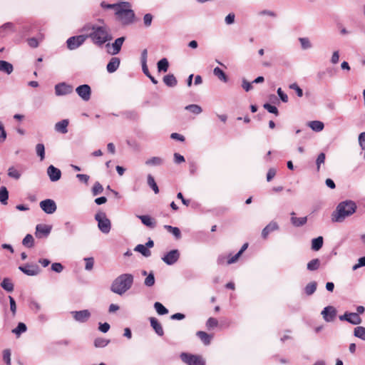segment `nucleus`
I'll return each mask as SVG.
<instances>
[{
  "mask_svg": "<svg viewBox=\"0 0 365 365\" xmlns=\"http://www.w3.org/2000/svg\"><path fill=\"white\" fill-rule=\"evenodd\" d=\"M116 19L123 25L128 26L134 23L135 14L128 1H120L115 12Z\"/></svg>",
  "mask_w": 365,
  "mask_h": 365,
  "instance_id": "4",
  "label": "nucleus"
},
{
  "mask_svg": "<svg viewBox=\"0 0 365 365\" xmlns=\"http://www.w3.org/2000/svg\"><path fill=\"white\" fill-rule=\"evenodd\" d=\"M14 71L13 65L6 61L0 60V72L10 75Z\"/></svg>",
  "mask_w": 365,
  "mask_h": 365,
  "instance_id": "24",
  "label": "nucleus"
},
{
  "mask_svg": "<svg viewBox=\"0 0 365 365\" xmlns=\"http://www.w3.org/2000/svg\"><path fill=\"white\" fill-rule=\"evenodd\" d=\"M71 314L74 319L81 323L86 322L91 317V312L88 309L74 311Z\"/></svg>",
  "mask_w": 365,
  "mask_h": 365,
  "instance_id": "13",
  "label": "nucleus"
},
{
  "mask_svg": "<svg viewBox=\"0 0 365 365\" xmlns=\"http://www.w3.org/2000/svg\"><path fill=\"white\" fill-rule=\"evenodd\" d=\"M323 246V237L319 236L312 240V249L314 251L319 250Z\"/></svg>",
  "mask_w": 365,
  "mask_h": 365,
  "instance_id": "34",
  "label": "nucleus"
},
{
  "mask_svg": "<svg viewBox=\"0 0 365 365\" xmlns=\"http://www.w3.org/2000/svg\"><path fill=\"white\" fill-rule=\"evenodd\" d=\"M95 220L98 222V227L101 232L104 234L110 232L111 229V222L104 212H97L95 215Z\"/></svg>",
  "mask_w": 365,
  "mask_h": 365,
  "instance_id": "5",
  "label": "nucleus"
},
{
  "mask_svg": "<svg viewBox=\"0 0 365 365\" xmlns=\"http://www.w3.org/2000/svg\"><path fill=\"white\" fill-rule=\"evenodd\" d=\"M196 335L200 339L205 345H209L211 341L212 336L202 331H198Z\"/></svg>",
  "mask_w": 365,
  "mask_h": 365,
  "instance_id": "30",
  "label": "nucleus"
},
{
  "mask_svg": "<svg viewBox=\"0 0 365 365\" xmlns=\"http://www.w3.org/2000/svg\"><path fill=\"white\" fill-rule=\"evenodd\" d=\"M356 204L352 200L341 202L331 214L332 222H343L346 217L352 215L356 212Z\"/></svg>",
  "mask_w": 365,
  "mask_h": 365,
  "instance_id": "3",
  "label": "nucleus"
},
{
  "mask_svg": "<svg viewBox=\"0 0 365 365\" xmlns=\"http://www.w3.org/2000/svg\"><path fill=\"white\" fill-rule=\"evenodd\" d=\"M309 128L315 132H320L324 129V125L322 121L313 120L308 123Z\"/></svg>",
  "mask_w": 365,
  "mask_h": 365,
  "instance_id": "28",
  "label": "nucleus"
},
{
  "mask_svg": "<svg viewBox=\"0 0 365 365\" xmlns=\"http://www.w3.org/2000/svg\"><path fill=\"white\" fill-rule=\"evenodd\" d=\"M181 360L187 365H205V361L202 356L182 352L180 354Z\"/></svg>",
  "mask_w": 365,
  "mask_h": 365,
  "instance_id": "6",
  "label": "nucleus"
},
{
  "mask_svg": "<svg viewBox=\"0 0 365 365\" xmlns=\"http://www.w3.org/2000/svg\"><path fill=\"white\" fill-rule=\"evenodd\" d=\"M7 175L9 178L15 180L20 179L21 176V172L14 166H11L9 168Z\"/></svg>",
  "mask_w": 365,
  "mask_h": 365,
  "instance_id": "31",
  "label": "nucleus"
},
{
  "mask_svg": "<svg viewBox=\"0 0 365 365\" xmlns=\"http://www.w3.org/2000/svg\"><path fill=\"white\" fill-rule=\"evenodd\" d=\"M19 269L29 276H36L40 272V268L37 264H26L24 266H20Z\"/></svg>",
  "mask_w": 365,
  "mask_h": 365,
  "instance_id": "12",
  "label": "nucleus"
},
{
  "mask_svg": "<svg viewBox=\"0 0 365 365\" xmlns=\"http://www.w3.org/2000/svg\"><path fill=\"white\" fill-rule=\"evenodd\" d=\"M51 230V227L43 225V224H38L36 225V236L38 238H41L43 237H47Z\"/></svg>",
  "mask_w": 365,
  "mask_h": 365,
  "instance_id": "17",
  "label": "nucleus"
},
{
  "mask_svg": "<svg viewBox=\"0 0 365 365\" xmlns=\"http://www.w3.org/2000/svg\"><path fill=\"white\" fill-rule=\"evenodd\" d=\"M69 121L68 119H63L55 124V130L62 134L68 133V125Z\"/></svg>",
  "mask_w": 365,
  "mask_h": 365,
  "instance_id": "21",
  "label": "nucleus"
},
{
  "mask_svg": "<svg viewBox=\"0 0 365 365\" xmlns=\"http://www.w3.org/2000/svg\"><path fill=\"white\" fill-rule=\"evenodd\" d=\"M242 87L246 92H248L253 88L252 83L247 81L245 78H243L242 81Z\"/></svg>",
  "mask_w": 365,
  "mask_h": 365,
  "instance_id": "62",
  "label": "nucleus"
},
{
  "mask_svg": "<svg viewBox=\"0 0 365 365\" xmlns=\"http://www.w3.org/2000/svg\"><path fill=\"white\" fill-rule=\"evenodd\" d=\"M120 58L118 57H113L107 64V71L110 73H114L120 66Z\"/></svg>",
  "mask_w": 365,
  "mask_h": 365,
  "instance_id": "18",
  "label": "nucleus"
},
{
  "mask_svg": "<svg viewBox=\"0 0 365 365\" xmlns=\"http://www.w3.org/2000/svg\"><path fill=\"white\" fill-rule=\"evenodd\" d=\"M22 244L27 247H32L34 246V237L31 235L28 234L23 239Z\"/></svg>",
  "mask_w": 365,
  "mask_h": 365,
  "instance_id": "49",
  "label": "nucleus"
},
{
  "mask_svg": "<svg viewBox=\"0 0 365 365\" xmlns=\"http://www.w3.org/2000/svg\"><path fill=\"white\" fill-rule=\"evenodd\" d=\"M291 222L292 224L295 227H301L305 225L307 222V217H295V213L292 212L291 213Z\"/></svg>",
  "mask_w": 365,
  "mask_h": 365,
  "instance_id": "25",
  "label": "nucleus"
},
{
  "mask_svg": "<svg viewBox=\"0 0 365 365\" xmlns=\"http://www.w3.org/2000/svg\"><path fill=\"white\" fill-rule=\"evenodd\" d=\"M133 282L134 276L132 274H121L112 282L110 289L112 292L122 296L132 287Z\"/></svg>",
  "mask_w": 365,
  "mask_h": 365,
  "instance_id": "2",
  "label": "nucleus"
},
{
  "mask_svg": "<svg viewBox=\"0 0 365 365\" xmlns=\"http://www.w3.org/2000/svg\"><path fill=\"white\" fill-rule=\"evenodd\" d=\"M185 109L196 115L200 114L202 112V108L197 104L188 105L185 106Z\"/></svg>",
  "mask_w": 365,
  "mask_h": 365,
  "instance_id": "42",
  "label": "nucleus"
},
{
  "mask_svg": "<svg viewBox=\"0 0 365 365\" xmlns=\"http://www.w3.org/2000/svg\"><path fill=\"white\" fill-rule=\"evenodd\" d=\"M47 175L51 182H56L61 178V171L51 165L47 168Z\"/></svg>",
  "mask_w": 365,
  "mask_h": 365,
  "instance_id": "15",
  "label": "nucleus"
},
{
  "mask_svg": "<svg viewBox=\"0 0 365 365\" xmlns=\"http://www.w3.org/2000/svg\"><path fill=\"white\" fill-rule=\"evenodd\" d=\"M154 308L157 313L160 315H164L168 313V309L165 307L160 302H155L154 304Z\"/></svg>",
  "mask_w": 365,
  "mask_h": 365,
  "instance_id": "44",
  "label": "nucleus"
},
{
  "mask_svg": "<svg viewBox=\"0 0 365 365\" xmlns=\"http://www.w3.org/2000/svg\"><path fill=\"white\" fill-rule=\"evenodd\" d=\"M147 183L155 194L159 192L158 186L157 185L154 178L150 174L148 175L147 176Z\"/></svg>",
  "mask_w": 365,
  "mask_h": 365,
  "instance_id": "36",
  "label": "nucleus"
},
{
  "mask_svg": "<svg viewBox=\"0 0 365 365\" xmlns=\"http://www.w3.org/2000/svg\"><path fill=\"white\" fill-rule=\"evenodd\" d=\"M36 152L37 155L40 158V160H43L45 158V147L43 143H38L36 145Z\"/></svg>",
  "mask_w": 365,
  "mask_h": 365,
  "instance_id": "43",
  "label": "nucleus"
},
{
  "mask_svg": "<svg viewBox=\"0 0 365 365\" xmlns=\"http://www.w3.org/2000/svg\"><path fill=\"white\" fill-rule=\"evenodd\" d=\"M134 250L141 253L144 257H150L151 255V252L144 245H138Z\"/></svg>",
  "mask_w": 365,
  "mask_h": 365,
  "instance_id": "39",
  "label": "nucleus"
},
{
  "mask_svg": "<svg viewBox=\"0 0 365 365\" xmlns=\"http://www.w3.org/2000/svg\"><path fill=\"white\" fill-rule=\"evenodd\" d=\"M164 228L171 234H173L176 239H180L181 237V232L178 227H173L171 225H165Z\"/></svg>",
  "mask_w": 365,
  "mask_h": 365,
  "instance_id": "38",
  "label": "nucleus"
},
{
  "mask_svg": "<svg viewBox=\"0 0 365 365\" xmlns=\"http://www.w3.org/2000/svg\"><path fill=\"white\" fill-rule=\"evenodd\" d=\"M164 160L160 157H152L145 161V165L148 166H160L163 165Z\"/></svg>",
  "mask_w": 365,
  "mask_h": 365,
  "instance_id": "27",
  "label": "nucleus"
},
{
  "mask_svg": "<svg viewBox=\"0 0 365 365\" xmlns=\"http://www.w3.org/2000/svg\"><path fill=\"white\" fill-rule=\"evenodd\" d=\"M40 207L46 213V214H53L56 212L57 207L54 200L51 199H46L42 200L40 202Z\"/></svg>",
  "mask_w": 365,
  "mask_h": 365,
  "instance_id": "10",
  "label": "nucleus"
},
{
  "mask_svg": "<svg viewBox=\"0 0 365 365\" xmlns=\"http://www.w3.org/2000/svg\"><path fill=\"white\" fill-rule=\"evenodd\" d=\"M1 286L4 290L9 292L14 290V284L9 278H4L1 283Z\"/></svg>",
  "mask_w": 365,
  "mask_h": 365,
  "instance_id": "35",
  "label": "nucleus"
},
{
  "mask_svg": "<svg viewBox=\"0 0 365 365\" xmlns=\"http://www.w3.org/2000/svg\"><path fill=\"white\" fill-rule=\"evenodd\" d=\"M213 73L215 76H217L220 81L227 83L228 81V78L225 72L220 68L219 67H216L213 70Z\"/></svg>",
  "mask_w": 365,
  "mask_h": 365,
  "instance_id": "33",
  "label": "nucleus"
},
{
  "mask_svg": "<svg viewBox=\"0 0 365 365\" xmlns=\"http://www.w3.org/2000/svg\"><path fill=\"white\" fill-rule=\"evenodd\" d=\"M348 322L354 325L360 324L361 323V318L357 313L349 312Z\"/></svg>",
  "mask_w": 365,
  "mask_h": 365,
  "instance_id": "29",
  "label": "nucleus"
},
{
  "mask_svg": "<svg viewBox=\"0 0 365 365\" xmlns=\"http://www.w3.org/2000/svg\"><path fill=\"white\" fill-rule=\"evenodd\" d=\"M3 359L7 365L11 364V351L9 349H5L3 351Z\"/></svg>",
  "mask_w": 365,
  "mask_h": 365,
  "instance_id": "59",
  "label": "nucleus"
},
{
  "mask_svg": "<svg viewBox=\"0 0 365 365\" xmlns=\"http://www.w3.org/2000/svg\"><path fill=\"white\" fill-rule=\"evenodd\" d=\"M155 277L153 272L148 274L144 280V284L146 287H152L155 284Z\"/></svg>",
  "mask_w": 365,
  "mask_h": 365,
  "instance_id": "50",
  "label": "nucleus"
},
{
  "mask_svg": "<svg viewBox=\"0 0 365 365\" xmlns=\"http://www.w3.org/2000/svg\"><path fill=\"white\" fill-rule=\"evenodd\" d=\"M321 314L323 316V318L326 322H330L334 319V318L336 315V310L334 307L328 306V307H326L322 310Z\"/></svg>",
  "mask_w": 365,
  "mask_h": 365,
  "instance_id": "14",
  "label": "nucleus"
},
{
  "mask_svg": "<svg viewBox=\"0 0 365 365\" xmlns=\"http://www.w3.org/2000/svg\"><path fill=\"white\" fill-rule=\"evenodd\" d=\"M289 88L294 90L297 93V95L299 97H302L303 96L302 89L300 88L299 86L296 83H292L291 85H289Z\"/></svg>",
  "mask_w": 365,
  "mask_h": 365,
  "instance_id": "61",
  "label": "nucleus"
},
{
  "mask_svg": "<svg viewBox=\"0 0 365 365\" xmlns=\"http://www.w3.org/2000/svg\"><path fill=\"white\" fill-rule=\"evenodd\" d=\"M81 31L86 34L87 38H91L92 42L98 46H102L113 38L108 28L105 25L87 23L81 28Z\"/></svg>",
  "mask_w": 365,
  "mask_h": 365,
  "instance_id": "1",
  "label": "nucleus"
},
{
  "mask_svg": "<svg viewBox=\"0 0 365 365\" xmlns=\"http://www.w3.org/2000/svg\"><path fill=\"white\" fill-rule=\"evenodd\" d=\"M142 222V223L150 227V228H154L156 226V222L153 218H152L149 215H138L137 216Z\"/></svg>",
  "mask_w": 365,
  "mask_h": 365,
  "instance_id": "23",
  "label": "nucleus"
},
{
  "mask_svg": "<svg viewBox=\"0 0 365 365\" xmlns=\"http://www.w3.org/2000/svg\"><path fill=\"white\" fill-rule=\"evenodd\" d=\"M125 38L124 36L119 37L115 40L112 43L110 49H108V52L111 55L118 54L121 49L122 45L124 43Z\"/></svg>",
  "mask_w": 365,
  "mask_h": 365,
  "instance_id": "16",
  "label": "nucleus"
},
{
  "mask_svg": "<svg viewBox=\"0 0 365 365\" xmlns=\"http://www.w3.org/2000/svg\"><path fill=\"white\" fill-rule=\"evenodd\" d=\"M29 307L31 309H32L35 313H37L41 309V304L36 301H31L30 302Z\"/></svg>",
  "mask_w": 365,
  "mask_h": 365,
  "instance_id": "60",
  "label": "nucleus"
},
{
  "mask_svg": "<svg viewBox=\"0 0 365 365\" xmlns=\"http://www.w3.org/2000/svg\"><path fill=\"white\" fill-rule=\"evenodd\" d=\"M180 258V252L178 250H173L167 252L163 257L162 260L168 265H173Z\"/></svg>",
  "mask_w": 365,
  "mask_h": 365,
  "instance_id": "8",
  "label": "nucleus"
},
{
  "mask_svg": "<svg viewBox=\"0 0 365 365\" xmlns=\"http://www.w3.org/2000/svg\"><path fill=\"white\" fill-rule=\"evenodd\" d=\"M169 67V63L167 58H164L158 62V69L159 72H166Z\"/></svg>",
  "mask_w": 365,
  "mask_h": 365,
  "instance_id": "41",
  "label": "nucleus"
},
{
  "mask_svg": "<svg viewBox=\"0 0 365 365\" xmlns=\"http://www.w3.org/2000/svg\"><path fill=\"white\" fill-rule=\"evenodd\" d=\"M9 299L10 303V310L12 312L13 317H14L16 313V304L14 299L12 297L9 296Z\"/></svg>",
  "mask_w": 365,
  "mask_h": 365,
  "instance_id": "57",
  "label": "nucleus"
},
{
  "mask_svg": "<svg viewBox=\"0 0 365 365\" xmlns=\"http://www.w3.org/2000/svg\"><path fill=\"white\" fill-rule=\"evenodd\" d=\"M263 107L269 112L273 114H275L276 115H278L279 112L278 109L276 106H272L269 103H265L264 104Z\"/></svg>",
  "mask_w": 365,
  "mask_h": 365,
  "instance_id": "55",
  "label": "nucleus"
},
{
  "mask_svg": "<svg viewBox=\"0 0 365 365\" xmlns=\"http://www.w3.org/2000/svg\"><path fill=\"white\" fill-rule=\"evenodd\" d=\"M86 38V34L71 36L66 41L67 47L69 50H75L81 46Z\"/></svg>",
  "mask_w": 365,
  "mask_h": 365,
  "instance_id": "7",
  "label": "nucleus"
},
{
  "mask_svg": "<svg viewBox=\"0 0 365 365\" xmlns=\"http://www.w3.org/2000/svg\"><path fill=\"white\" fill-rule=\"evenodd\" d=\"M109 342L110 340L99 337L94 340V346L97 348H102L106 346Z\"/></svg>",
  "mask_w": 365,
  "mask_h": 365,
  "instance_id": "47",
  "label": "nucleus"
},
{
  "mask_svg": "<svg viewBox=\"0 0 365 365\" xmlns=\"http://www.w3.org/2000/svg\"><path fill=\"white\" fill-rule=\"evenodd\" d=\"M320 264L321 262L318 258L313 259L307 263V268L309 271H316L319 268Z\"/></svg>",
  "mask_w": 365,
  "mask_h": 365,
  "instance_id": "32",
  "label": "nucleus"
},
{
  "mask_svg": "<svg viewBox=\"0 0 365 365\" xmlns=\"http://www.w3.org/2000/svg\"><path fill=\"white\" fill-rule=\"evenodd\" d=\"M299 41L302 49L306 50L312 47V43L308 38L302 37L299 38Z\"/></svg>",
  "mask_w": 365,
  "mask_h": 365,
  "instance_id": "51",
  "label": "nucleus"
},
{
  "mask_svg": "<svg viewBox=\"0 0 365 365\" xmlns=\"http://www.w3.org/2000/svg\"><path fill=\"white\" fill-rule=\"evenodd\" d=\"M85 262H86V266H85V269L86 270H91L93 267V264H94V259L93 257H87V258H85L84 259Z\"/></svg>",
  "mask_w": 365,
  "mask_h": 365,
  "instance_id": "58",
  "label": "nucleus"
},
{
  "mask_svg": "<svg viewBox=\"0 0 365 365\" xmlns=\"http://www.w3.org/2000/svg\"><path fill=\"white\" fill-rule=\"evenodd\" d=\"M317 284L316 282H312L308 283L304 288V292L308 296L313 294L317 289Z\"/></svg>",
  "mask_w": 365,
  "mask_h": 365,
  "instance_id": "40",
  "label": "nucleus"
},
{
  "mask_svg": "<svg viewBox=\"0 0 365 365\" xmlns=\"http://www.w3.org/2000/svg\"><path fill=\"white\" fill-rule=\"evenodd\" d=\"M65 230L66 232L71 235H73L76 232V226L74 224L71 223V222H66L64 224Z\"/></svg>",
  "mask_w": 365,
  "mask_h": 365,
  "instance_id": "52",
  "label": "nucleus"
},
{
  "mask_svg": "<svg viewBox=\"0 0 365 365\" xmlns=\"http://www.w3.org/2000/svg\"><path fill=\"white\" fill-rule=\"evenodd\" d=\"M325 158H326V156H325V154L324 153H321L318 155V157L317 158V160H316L317 170L318 171L320 170L321 165L324 163Z\"/></svg>",
  "mask_w": 365,
  "mask_h": 365,
  "instance_id": "56",
  "label": "nucleus"
},
{
  "mask_svg": "<svg viewBox=\"0 0 365 365\" xmlns=\"http://www.w3.org/2000/svg\"><path fill=\"white\" fill-rule=\"evenodd\" d=\"M278 229L279 226L277 223L276 222L272 221L262 230V237L266 239L271 232L277 230Z\"/></svg>",
  "mask_w": 365,
  "mask_h": 365,
  "instance_id": "20",
  "label": "nucleus"
},
{
  "mask_svg": "<svg viewBox=\"0 0 365 365\" xmlns=\"http://www.w3.org/2000/svg\"><path fill=\"white\" fill-rule=\"evenodd\" d=\"M27 327L26 324L23 322H19L17 327L12 330V332L15 334L17 336H20L21 334L26 331Z\"/></svg>",
  "mask_w": 365,
  "mask_h": 365,
  "instance_id": "45",
  "label": "nucleus"
},
{
  "mask_svg": "<svg viewBox=\"0 0 365 365\" xmlns=\"http://www.w3.org/2000/svg\"><path fill=\"white\" fill-rule=\"evenodd\" d=\"M218 325V321L213 317H210L207 322H206V327L208 329H214L217 327Z\"/></svg>",
  "mask_w": 365,
  "mask_h": 365,
  "instance_id": "54",
  "label": "nucleus"
},
{
  "mask_svg": "<svg viewBox=\"0 0 365 365\" xmlns=\"http://www.w3.org/2000/svg\"><path fill=\"white\" fill-rule=\"evenodd\" d=\"M73 90V86L66 83H60L55 86V93L58 96L70 94Z\"/></svg>",
  "mask_w": 365,
  "mask_h": 365,
  "instance_id": "9",
  "label": "nucleus"
},
{
  "mask_svg": "<svg viewBox=\"0 0 365 365\" xmlns=\"http://www.w3.org/2000/svg\"><path fill=\"white\" fill-rule=\"evenodd\" d=\"M150 322L151 327H153V329L155 330V333L158 336H161L164 334V331H163V327L156 318L150 317Z\"/></svg>",
  "mask_w": 365,
  "mask_h": 365,
  "instance_id": "22",
  "label": "nucleus"
},
{
  "mask_svg": "<svg viewBox=\"0 0 365 365\" xmlns=\"http://www.w3.org/2000/svg\"><path fill=\"white\" fill-rule=\"evenodd\" d=\"M147 58H148V51L147 49L143 50L141 53V64H142V70L143 71H148V66H147Z\"/></svg>",
  "mask_w": 365,
  "mask_h": 365,
  "instance_id": "48",
  "label": "nucleus"
},
{
  "mask_svg": "<svg viewBox=\"0 0 365 365\" xmlns=\"http://www.w3.org/2000/svg\"><path fill=\"white\" fill-rule=\"evenodd\" d=\"M365 266V257H360L358 259V263L354 264L352 267L353 270H356L357 269Z\"/></svg>",
  "mask_w": 365,
  "mask_h": 365,
  "instance_id": "63",
  "label": "nucleus"
},
{
  "mask_svg": "<svg viewBox=\"0 0 365 365\" xmlns=\"http://www.w3.org/2000/svg\"><path fill=\"white\" fill-rule=\"evenodd\" d=\"M359 143L361 149L365 148V132L359 134Z\"/></svg>",
  "mask_w": 365,
  "mask_h": 365,
  "instance_id": "64",
  "label": "nucleus"
},
{
  "mask_svg": "<svg viewBox=\"0 0 365 365\" xmlns=\"http://www.w3.org/2000/svg\"><path fill=\"white\" fill-rule=\"evenodd\" d=\"M9 192L6 187L2 186L0 188V202L3 205L8 203Z\"/></svg>",
  "mask_w": 365,
  "mask_h": 365,
  "instance_id": "37",
  "label": "nucleus"
},
{
  "mask_svg": "<svg viewBox=\"0 0 365 365\" xmlns=\"http://www.w3.org/2000/svg\"><path fill=\"white\" fill-rule=\"evenodd\" d=\"M77 94L85 101H88L91 98V89L87 84L78 86L76 88Z\"/></svg>",
  "mask_w": 365,
  "mask_h": 365,
  "instance_id": "11",
  "label": "nucleus"
},
{
  "mask_svg": "<svg viewBox=\"0 0 365 365\" xmlns=\"http://www.w3.org/2000/svg\"><path fill=\"white\" fill-rule=\"evenodd\" d=\"M103 191V187L101 185V183L98 182H96L93 187V189H92L93 195L94 196L98 195L101 194Z\"/></svg>",
  "mask_w": 365,
  "mask_h": 365,
  "instance_id": "53",
  "label": "nucleus"
},
{
  "mask_svg": "<svg viewBox=\"0 0 365 365\" xmlns=\"http://www.w3.org/2000/svg\"><path fill=\"white\" fill-rule=\"evenodd\" d=\"M354 334L356 337L365 341V327H356L354 328Z\"/></svg>",
  "mask_w": 365,
  "mask_h": 365,
  "instance_id": "46",
  "label": "nucleus"
},
{
  "mask_svg": "<svg viewBox=\"0 0 365 365\" xmlns=\"http://www.w3.org/2000/svg\"><path fill=\"white\" fill-rule=\"evenodd\" d=\"M14 31V25L11 22H7L0 26V36L4 37Z\"/></svg>",
  "mask_w": 365,
  "mask_h": 365,
  "instance_id": "19",
  "label": "nucleus"
},
{
  "mask_svg": "<svg viewBox=\"0 0 365 365\" xmlns=\"http://www.w3.org/2000/svg\"><path fill=\"white\" fill-rule=\"evenodd\" d=\"M164 83L169 87H174L177 85L178 81L173 74H168L163 77Z\"/></svg>",
  "mask_w": 365,
  "mask_h": 365,
  "instance_id": "26",
  "label": "nucleus"
}]
</instances>
